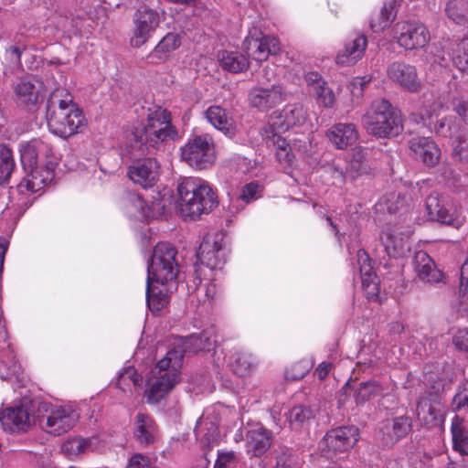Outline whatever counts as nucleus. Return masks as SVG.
Instances as JSON below:
<instances>
[{
  "instance_id": "7",
  "label": "nucleus",
  "mask_w": 468,
  "mask_h": 468,
  "mask_svg": "<svg viewBox=\"0 0 468 468\" xmlns=\"http://www.w3.org/2000/svg\"><path fill=\"white\" fill-rule=\"evenodd\" d=\"M217 159L213 138L206 133L195 135L181 147V160L192 168L202 170L211 167Z\"/></svg>"
},
{
  "instance_id": "21",
  "label": "nucleus",
  "mask_w": 468,
  "mask_h": 468,
  "mask_svg": "<svg viewBox=\"0 0 468 468\" xmlns=\"http://www.w3.org/2000/svg\"><path fill=\"white\" fill-rule=\"evenodd\" d=\"M271 444V432L261 425L250 428L246 433V452L250 456H262Z\"/></svg>"
},
{
  "instance_id": "27",
  "label": "nucleus",
  "mask_w": 468,
  "mask_h": 468,
  "mask_svg": "<svg viewBox=\"0 0 468 468\" xmlns=\"http://www.w3.org/2000/svg\"><path fill=\"white\" fill-rule=\"evenodd\" d=\"M417 417L427 427L441 426L444 422V413L439 403H431L422 398L417 404Z\"/></svg>"
},
{
  "instance_id": "41",
  "label": "nucleus",
  "mask_w": 468,
  "mask_h": 468,
  "mask_svg": "<svg viewBox=\"0 0 468 468\" xmlns=\"http://www.w3.org/2000/svg\"><path fill=\"white\" fill-rule=\"evenodd\" d=\"M144 128L151 129H175L171 123L170 112L161 107L150 110Z\"/></svg>"
},
{
  "instance_id": "23",
  "label": "nucleus",
  "mask_w": 468,
  "mask_h": 468,
  "mask_svg": "<svg viewBox=\"0 0 468 468\" xmlns=\"http://www.w3.org/2000/svg\"><path fill=\"white\" fill-rule=\"evenodd\" d=\"M367 47V39L365 35H356L354 38L348 40L343 49L336 57L335 62L341 66H351L361 59Z\"/></svg>"
},
{
  "instance_id": "32",
  "label": "nucleus",
  "mask_w": 468,
  "mask_h": 468,
  "mask_svg": "<svg viewBox=\"0 0 468 468\" xmlns=\"http://www.w3.org/2000/svg\"><path fill=\"white\" fill-rule=\"evenodd\" d=\"M411 429V420L407 416L388 420L383 426V433L388 437L387 443H393L408 434Z\"/></svg>"
},
{
  "instance_id": "61",
  "label": "nucleus",
  "mask_w": 468,
  "mask_h": 468,
  "mask_svg": "<svg viewBox=\"0 0 468 468\" xmlns=\"http://www.w3.org/2000/svg\"><path fill=\"white\" fill-rule=\"evenodd\" d=\"M121 379L122 381L129 379L134 386H141L144 381V378L134 368H128L124 373L122 374Z\"/></svg>"
},
{
  "instance_id": "14",
  "label": "nucleus",
  "mask_w": 468,
  "mask_h": 468,
  "mask_svg": "<svg viewBox=\"0 0 468 468\" xmlns=\"http://www.w3.org/2000/svg\"><path fill=\"white\" fill-rule=\"evenodd\" d=\"M135 27L131 43L133 47H141L150 37L159 24L158 14L151 8L140 7L134 18Z\"/></svg>"
},
{
  "instance_id": "29",
  "label": "nucleus",
  "mask_w": 468,
  "mask_h": 468,
  "mask_svg": "<svg viewBox=\"0 0 468 468\" xmlns=\"http://www.w3.org/2000/svg\"><path fill=\"white\" fill-rule=\"evenodd\" d=\"M259 361L251 353L244 350H235L230 356L232 371L240 377L250 375L257 367Z\"/></svg>"
},
{
  "instance_id": "53",
  "label": "nucleus",
  "mask_w": 468,
  "mask_h": 468,
  "mask_svg": "<svg viewBox=\"0 0 468 468\" xmlns=\"http://www.w3.org/2000/svg\"><path fill=\"white\" fill-rule=\"evenodd\" d=\"M453 154L463 162H468V132H463L453 143Z\"/></svg>"
},
{
  "instance_id": "26",
  "label": "nucleus",
  "mask_w": 468,
  "mask_h": 468,
  "mask_svg": "<svg viewBox=\"0 0 468 468\" xmlns=\"http://www.w3.org/2000/svg\"><path fill=\"white\" fill-rule=\"evenodd\" d=\"M32 420V417L23 407L6 409L0 415V421L4 428L12 431H26Z\"/></svg>"
},
{
  "instance_id": "13",
  "label": "nucleus",
  "mask_w": 468,
  "mask_h": 468,
  "mask_svg": "<svg viewBox=\"0 0 468 468\" xmlns=\"http://www.w3.org/2000/svg\"><path fill=\"white\" fill-rule=\"evenodd\" d=\"M358 437L359 431L356 426L338 427L325 434L323 444L328 452H344L354 447Z\"/></svg>"
},
{
  "instance_id": "45",
  "label": "nucleus",
  "mask_w": 468,
  "mask_h": 468,
  "mask_svg": "<svg viewBox=\"0 0 468 468\" xmlns=\"http://www.w3.org/2000/svg\"><path fill=\"white\" fill-rule=\"evenodd\" d=\"M0 183L4 184L8 180L15 167L11 150L6 146L0 148Z\"/></svg>"
},
{
  "instance_id": "37",
  "label": "nucleus",
  "mask_w": 468,
  "mask_h": 468,
  "mask_svg": "<svg viewBox=\"0 0 468 468\" xmlns=\"http://www.w3.org/2000/svg\"><path fill=\"white\" fill-rule=\"evenodd\" d=\"M287 119L282 116V112H274L271 114L268 125L261 130V134L264 139L276 138L281 136L280 133H284L290 129L287 127Z\"/></svg>"
},
{
  "instance_id": "16",
  "label": "nucleus",
  "mask_w": 468,
  "mask_h": 468,
  "mask_svg": "<svg viewBox=\"0 0 468 468\" xmlns=\"http://www.w3.org/2000/svg\"><path fill=\"white\" fill-rule=\"evenodd\" d=\"M159 164L156 159L147 157L134 162L128 168V176L135 184L144 188L153 186L159 176Z\"/></svg>"
},
{
  "instance_id": "54",
  "label": "nucleus",
  "mask_w": 468,
  "mask_h": 468,
  "mask_svg": "<svg viewBox=\"0 0 468 468\" xmlns=\"http://www.w3.org/2000/svg\"><path fill=\"white\" fill-rule=\"evenodd\" d=\"M452 107L461 119L468 124V97L456 96L452 100Z\"/></svg>"
},
{
  "instance_id": "8",
  "label": "nucleus",
  "mask_w": 468,
  "mask_h": 468,
  "mask_svg": "<svg viewBox=\"0 0 468 468\" xmlns=\"http://www.w3.org/2000/svg\"><path fill=\"white\" fill-rule=\"evenodd\" d=\"M214 343L215 339L212 337V335L206 331L199 335L176 338L174 347L166 353L164 358L158 361V367L164 368L172 362L175 368H180L186 353L209 350Z\"/></svg>"
},
{
  "instance_id": "24",
  "label": "nucleus",
  "mask_w": 468,
  "mask_h": 468,
  "mask_svg": "<svg viewBox=\"0 0 468 468\" xmlns=\"http://www.w3.org/2000/svg\"><path fill=\"white\" fill-rule=\"evenodd\" d=\"M412 264L414 271L420 280L430 283L441 281L442 272L435 267L432 259L425 251H417Z\"/></svg>"
},
{
  "instance_id": "17",
  "label": "nucleus",
  "mask_w": 468,
  "mask_h": 468,
  "mask_svg": "<svg viewBox=\"0 0 468 468\" xmlns=\"http://www.w3.org/2000/svg\"><path fill=\"white\" fill-rule=\"evenodd\" d=\"M15 95L18 105L32 109L44 98V84L37 79L21 80L15 87Z\"/></svg>"
},
{
  "instance_id": "6",
  "label": "nucleus",
  "mask_w": 468,
  "mask_h": 468,
  "mask_svg": "<svg viewBox=\"0 0 468 468\" xmlns=\"http://www.w3.org/2000/svg\"><path fill=\"white\" fill-rule=\"evenodd\" d=\"M38 424L40 428L54 436L69 431L78 422L79 414L69 405L41 403L38 407Z\"/></svg>"
},
{
  "instance_id": "20",
  "label": "nucleus",
  "mask_w": 468,
  "mask_h": 468,
  "mask_svg": "<svg viewBox=\"0 0 468 468\" xmlns=\"http://www.w3.org/2000/svg\"><path fill=\"white\" fill-rule=\"evenodd\" d=\"M425 207L430 219L459 227V222L455 224L447 198L439 193L434 192L427 197Z\"/></svg>"
},
{
  "instance_id": "44",
  "label": "nucleus",
  "mask_w": 468,
  "mask_h": 468,
  "mask_svg": "<svg viewBox=\"0 0 468 468\" xmlns=\"http://www.w3.org/2000/svg\"><path fill=\"white\" fill-rule=\"evenodd\" d=\"M267 143L272 144L276 147V157L280 164L285 165H292L294 160V155L291 153V148L286 141L281 137L265 139Z\"/></svg>"
},
{
  "instance_id": "46",
  "label": "nucleus",
  "mask_w": 468,
  "mask_h": 468,
  "mask_svg": "<svg viewBox=\"0 0 468 468\" xmlns=\"http://www.w3.org/2000/svg\"><path fill=\"white\" fill-rule=\"evenodd\" d=\"M180 44L178 35L168 33L156 45L154 53L159 54V58H165L166 55L176 49Z\"/></svg>"
},
{
  "instance_id": "55",
  "label": "nucleus",
  "mask_w": 468,
  "mask_h": 468,
  "mask_svg": "<svg viewBox=\"0 0 468 468\" xmlns=\"http://www.w3.org/2000/svg\"><path fill=\"white\" fill-rule=\"evenodd\" d=\"M311 367L312 365L308 361H301L295 363L289 370H287L286 376L288 378L292 380L301 379L311 369Z\"/></svg>"
},
{
  "instance_id": "48",
  "label": "nucleus",
  "mask_w": 468,
  "mask_h": 468,
  "mask_svg": "<svg viewBox=\"0 0 468 468\" xmlns=\"http://www.w3.org/2000/svg\"><path fill=\"white\" fill-rule=\"evenodd\" d=\"M282 116L287 119V127H293L303 123L306 114L303 106L299 104L287 105L282 110Z\"/></svg>"
},
{
  "instance_id": "58",
  "label": "nucleus",
  "mask_w": 468,
  "mask_h": 468,
  "mask_svg": "<svg viewBox=\"0 0 468 468\" xmlns=\"http://www.w3.org/2000/svg\"><path fill=\"white\" fill-rule=\"evenodd\" d=\"M259 187L260 186L254 182L245 185L241 189L239 198L246 203H250L257 198Z\"/></svg>"
},
{
  "instance_id": "50",
  "label": "nucleus",
  "mask_w": 468,
  "mask_h": 468,
  "mask_svg": "<svg viewBox=\"0 0 468 468\" xmlns=\"http://www.w3.org/2000/svg\"><path fill=\"white\" fill-rule=\"evenodd\" d=\"M239 460L234 451H218L214 468H237Z\"/></svg>"
},
{
  "instance_id": "12",
  "label": "nucleus",
  "mask_w": 468,
  "mask_h": 468,
  "mask_svg": "<svg viewBox=\"0 0 468 468\" xmlns=\"http://www.w3.org/2000/svg\"><path fill=\"white\" fill-rule=\"evenodd\" d=\"M197 256L209 269H221L226 262L224 235L218 232L207 236L201 242Z\"/></svg>"
},
{
  "instance_id": "9",
  "label": "nucleus",
  "mask_w": 468,
  "mask_h": 468,
  "mask_svg": "<svg viewBox=\"0 0 468 468\" xmlns=\"http://www.w3.org/2000/svg\"><path fill=\"white\" fill-rule=\"evenodd\" d=\"M392 37L406 50L424 48L430 41V32L418 21H399L392 27Z\"/></svg>"
},
{
  "instance_id": "42",
  "label": "nucleus",
  "mask_w": 468,
  "mask_h": 468,
  "mask_svg": "<svg viewBox=\"0 0 468 468\" xmlns=\"http://www.w3.org/2000/svg\"><path fill=\"white\" fill-rule=\"evenodd\" d=\"M382 392L383 388L378 382H362L355 391V399L357 404H363L366 401L382 394Z\"/></svg>"
},
{
  "instance_id": "11",
  "label": "nucleus",
  "mask_w": 468,
  "mask_h": 468,
  "mask_svg": "<svg viewBox=\"0 0 468 468\" xmlns=\"http://www.w3.org/2000/svg\"><path fill=\"white\" fill-rule=\"evenodd\" d=\"M156 367L160 371H165L148 381V388L145 391L146 400L150 404H156L162 400L175 388L180 380V368H175L170 362L166 367Z\"/></svg>"
},
{
  "instance_id": "52",
  "label": "nucleus",
  "mask_w": 468,
  "mask_h": 468,
  "mask_svg": "<svg viewBox=\"0 0 468 468\" xmlns=\"http://www.w3.org/2000/svg\"><path fill=\"white\" fill-rule=\"evenodd\" d=\"M362 287L367 299L374 300L378 296L379 281L376 274L362 276Z\"/></svg>"
},
{
  "instance_id": "5",
  "label": "nucleus",
  "mask_w": 468,
  "mask_h": 468,
  "mask_svg": "<svg viewBox=\"0 0 468 468\" xmlns=\"http://www.w3.org/2000/svg\"><path fill=\"white\" fill-rule=\"evenodd\" d=\"M178 272L177 250L167 242L157 243L147 267V280L166 284L174 281Z\"/></svg>"
},
{
  "instance_id": "19",
  "label": "nucleus",
  "mask_w": 468,
  "mask_h": 468,
  "mask_svg": "<svg viewBox=\"0 0 468 468\" xmlns=\"http://www.w3.org/2000/svg\"><path fill=\"white\" fill-rule=\"evenodd\" d=\"M328 142L338 150H345L356 143L359 133L352 122H337L325 133Z\"/></svg>"
},
{
  "instance_id": "3",
  "label": "nucleus",
  "mask_w": 468,
  "mask_h": 468,
  "mask_svg": "<svg viewBox=\"0 0 468 468\" xmlns=\"http://www.w3.org/2000/svg\"><path fill=\"white\" fill-rule=\"evenodd\" d=\"M47 122L50 132L63 138L79 133L85 124L82 112L63 88H58L50 94L47 104Z\"/></svg>"
},
{
  "instance_id": "30",
  "label": "nucleus",
  "mask_w": 468,
  "mask_h": 468,
  "mask_svg": "<svg viewBox=\"0 0 468 468\" xmlns=\"http://www.w3.org/2000/svg\"><path fill=\"white\" fill-rule=\"evenodd\" d=\"M207 120L225 135L232 137L235 134V127L225 109L213 105L205 112Z\"/></svg>"
},
{
  "instance_id": "22",
  "label": "nucleus",
  "mask_w": 468,
  "mask_h": 468,
  "mask_svg": "<svg viewBox=\"0 0 468 468\" xmlns=\"http://www.w3.org/2000/svg\"><path fill=\"white\" fill-rule=\"evenodd\" d=\"M283 89L280 85L270 88H254L250 92V101L253 107L261 111L269 110L282 102Z\"/></svg>"
},
{
  "instance_id": "63",
  "label": "nucleus",
  "mask_w": 468,
  "mask_h": 468,
  "mask_svg": "<svg viewBox=\"0 0 468 468\" xmlns=\"http://www.w3.org/2000/svg\"><path fill=\"white\" fill-rule=\"evenodd\" d=\"M332 368V364L330 362H322L318 365L314 371V375L320 379H324L327 375L329 374L330 370Z\"/></svg>"
},
{
  "instance_id": "64",
  "label": "nucleus",
  "mask_w": 468,
  "mask_h": 468,
  "mask_svg": "<svg viewBox=\"0 0 468 468\" xmlns=\"http://www.w3.org/2000/svg\"><path fill=\"white\" fill-rule=\"evenodd\" d=\"M23 50L24 48L21 47L11 46L6 49V53L12 61L19 63Z\"/></svg>"
},
{
  "instance_id": "35",
  "label": "nucleus",
  "mask_w": 468,
  "mask_h": 468,
  "mask_svg": "<svg viewBox=\"0 0 468 468\" xmlns=\"http://www.w3.org/2000/svg\"><path fill=\"white\" fill-rule=\"evenodd\" d=\"M396 16V1L391 0L387 2L384 4L380 12L376 16L372 17L369 24L370 28L377 33L382 32L389 27Z\"/></svg>"
},
{
  "instance_id": "18",
  "label": "nucleus",
  "mask_w": 468,
  "mask_h": 468,
  "mask_svg": "<svg viewBox=\"0 0 468 468\" xmlns=\"http://www.w3.org/2000/svg\"><path fill=\"white\" fill-rule=\"evenodd\" d=\"M388 78L409 91L416 92L421 88L416 68L404 62H393L387 70Z\"/></svg>"
},
{
  "instance_id": "62",
  "label": "nucleus",
  "mask_w": 468,
  "mask_h": 468,
  "mask_svg": "<svg viewBox=\"0 0 468 468\" xmlns=\"http://www.w3.org/2000/svg\"><path fill=\"white\" fill-rule=\"evenodd\" d=\"M453 449L462 455H468V433L452 441Z\"/></svg>"
},
{
  "instance_id": "47",
  "label": "nucleus",
  "mask_w": 468,
  "mask_h": 468,
  "mask_svg": "<svg viewBox=\"0 0 468 468\" xmlns=\"http://www.w3.org/2000/svg\"><path fill=\"white\" fill-rule=\"evenodd\" d=\"M444 102L441 98L435 97L433 94H425L423 96L422 117L431 119L444 109Z\"/></svg>"
},
{
  "instance_id": "60",
  "label": "nucleus",
  "mask_w": 468,
  "mask_h": 468,
  "mask_svg": "<svg viewBox=\"0 0 468 468\" xmlns=\"http://www.w3.org/2000/svg\"><path fill=\"white\" fill-rule=\"evenodd\" d=\"M433 129L436 133L441 136H449L451 134V120L448 117L437 120Z\"/></svg>"
},
{
  "instance_id": "36",
  "label": "nucleus",
  "mask_w": 468,
  "mask_h": 468,
  "mask_svg": "<svg viewBox=\"0 0 468 468\" xmlns=\"http://www.w3.org/2000/svg\"><path fill=\"white\" fill-rule=\"evenodd\" d=\"M17 370L18 365L12 346L4 341L0 345V373L3 378H8L16 374Z\"/></svg>"
},
{
  "instance_id": "15",
  "label": "nucleus",
  "mask_w": 468,
  "mask_h": 468,
  "mask_svg": "<svg viewBox=\"0 0 468 468\" xmlns=\"http://www.w3.org/2000/svg\"><path fill=\"white\" fill-rule=\"evenodd\" d=\"M411 156L428 166H435L441 156L437 144L430 137L417 136L409 141Z\"/></svg>"
},
{
  "instance_id": "38",
  "label": "nucleus",
  "mask_w": 468,
  "mask_h": 468,
  "mask_svg": "<svg viewBox=\"0 0 468 468\" xmlns=\"http://www.w3.org/2000/svg\"><path fill=\"white\" fill-rule=\"evenodd\" d=\"M446 16L457 25L468 23V0H449L445 6Z\"/></svg>"
},
{
  "instance_id": "28",
  "label": "nucleus",
  "mask_w": 468,
  "mask_h": 468,
  "mask_svg": "<svg viewBox=\"0 0 468 468\" xmlns=\"http://www.w3.org/2000/svg\"><path fill=\"white\" fill-rule=\"evenodd\" d=\"M146 302L149 309L154 314H158L169 303L168 290L165 284L156 283L154 281H146Z\"/></svg>"
},
{
  "instance_id": "57",
  "label": "nucleus",
  "mask_w": 468,
  "mask_h": 468,
  "mask_svg": "<svg viewBox=\"0 0 468 468\" xmlns=\"http://www.w3.org/2000/svg\"><path fill=\"white\" fill-rule=\"evenodd\" d=\"M133 207L138 211L142 218H149L152 216L151 208L147 203L138 195H133L130 198Z\"/></svg>"
},
{
  "instance_id": "1",
  "label": "nucleus",
  "mask_w": 468,
  "mask_h": 468,
  "mask_svg": "<svg viewBox=\"0 0 468 468\" xmlns=\"http://www.w3.org/2000/svg\"><path fill=\"white\" fill-rule=\"evenodd\" d=\"M20 156L27 176L16 186L19 194L38 192L53 181L58 159L49 143L33 139L21 144Z\"/></svg>"
},
{
  "instance_id": "51",
  "label": "nucleus",
  "mask_w": 468,
  "mask_h": 468,
  "mask_svg": "<svg viewBox=\"0 0 468 468\" xmlns=\"http://www.w3.org/2000/svg\"><path fill=\"white\" fill-rule=\"evenodd\" d=\"M453 63L460 70L468 73V39H463L458 44Z\"/></svg>"
},
{
  "instance_id": "10",
  "label": "nucleus",
  "mask_w": 468,
  "mask_h": 468,
  "mask_svg": "<svg viewBox=\"0 0 468 468\" xmlns=\"http://www.w3.org/2000/svg\"><path fill=\"white\" fill-rule=\"evenodd\" d=\"M176 135V129H151L143 128L134 133V142L131 144V153L133 157L140 158L152 154L163 144L173 140Z\"/></svg>"
},
{
  "instance_id": "49",
  "label": "nucleus",
  "mask_w": 468,
  "mask_h": 468,
  "mask_svg": "<svg viewBox=\"0 0 468 468\" xmlns=\"http://www.w3.org/2000/svg\"><path fill=\"white\" fill-rule=\"evenodd\" d=\"M317 103L324 108H332L335 101L333 90L328 88L324 81H318L314 87Z\"/></svg>"
},
{
  "instance_id": "31",
  "label": "nucleus",
  "mask_w": 468,
  "mask_h": 468,
  "mask_svg": "<svg viewBox=\"0 0 468 468\" xmlns=\"http://www.w3.org/2000/svg\"><path fill=\"white\" fill-rule=\"evenodd\" d=\"M249 45L257 46V50L250 52V58L259 62L266 60L270 55L280 51V42L273 36L259 37V41H250Z\"/></svg>"
},
{
  "instance_id": "33",
  "label": "nucleus",
  "mask_w": 468,
  "mask_h": 468,
  "mask_svg": "<svg viewBox=\"0 0 468 468\" xmlns=\"http://www.w3.org/2000/svg\"><path fill=\"white\" fill-rule=\"evenodd\" d=\"M218 61L223 69L232 73L245 71L250 65L248 57L239 51H221Z\"/></svg>"
},
{
  "instance_id": "39",
  "label": "nucleus",
  "mask_w": 468,
  "mask_h": 468,
  "mask_svg": "<svg viewBox=\"0 0 468 468\" xmlns=\"http://www.w3.org/2000/svg\"><path fill=\"white\" fill-rule=\"evenodd\" d=\"M90 441L81 437H72L61 445L62 452L70 459L78 458L90 450Z\"/></svg>"
},
{
  "instance_id": "56",
  "label": "nucleus",
  "mask_w": 468,
  "mask_h": 468,
  "mask_svg": "<svg viewBox=\"0 0 468 468\" xmlns=\"http://www.w3.org/2000/svg\"><path fill=\"white\" fill-rule=\"evenodd\" d=\"M452 407L454 410L468 408V382L465 383L453 397Z\"/></svg>"
},
{
  "instance_id": "2",
  "label": "nucleus",
  "mask_w": 468,
  "mask_h": 468,
  "mask_svg": "<svg viewBox=\"0 0 468 468\" xmlns=\"http://www.w3.org/2000/svg\"><path fill=\"white\" fill-rule=\"evenodd\" d=\"M177 207L185 220H195L218 206V196L211 185L200 177H184L177 185Z\"/></svg>"
},
{
  "instance_id": "25",
  "label": "nucleus",
  "mask_w": 468,
  "mask_h": 468,
  "mask_svg": "<svg viewBox=\"0 0 468 468\" xmlns=\"http://www.w3.org/2000/svg\"><path fill=\"white\" fill-rule=\"evenodd\" d=\"M133 435L142 445L154 444L158 439V428L154 419L146 414L138 413L134 420Z\"/></svg>"
},
{
  "instance_id": "40",
  "label": "nucleus",
  "mask_w": 468,
  "mask_h": 468,
  "mask_svg": "<svg viewBox=\"0 0 468 468\" xmlns=\"http://www.w3.org/2000/svg\"><path fill=\"white\" fill-rule=\"evenodd\" d=\"M381 240L387 254L390 257H399L409 249L407 241L397 233L384 232Z\"/></svg>"
},
{
  "instance_id": "59",
  "label": "nucleus",
  "mask_w": 468,
  "mask_h": 468,
  "mask_svg": "<svg viewBox=\"0 0 468 468\" xmlns=\"http://www.w3.org/2000/svg\"><path fill=\"white\" fill-rule=\"evenodd\" d=\"M451 431L452 435V441L468 434V431L465 429L463 424V419L459 416H454L452 420Z\"/></svg>"
},
{
  "instance_id": "34",
  "label": "nucleus",
  "mask_w": 468,
  "mask_h": 468,
  "mask_svg": "<svg viewBox=\"0 0 468 468\" xmlns=\"http://www.w3.org/2000/svg\"><path fill=\"white\" fill-rule=\"evenodd\" d=\"M346 169L352 177L367 173L368 169L367 150L361 146L353 148L346 156Z\"/></svg>"
},
{
  "instance_id": "4",
  "label": "nucleus",
  "mask_w": 468,
  "mask_h": 468,
  "mask_svg": "<svg viewBox=\"0 0 468 468\" xmlns=\"http://www.w3.org/2000/svg\"><path fill=\"white\" fill-rule=\"evenodd\" d=\"M362 123L369 134L378 138L396 136L403 130L400 111L387 100L373 101L363 115Z\"/></svg>"
},
{
  "instance_id": "43",
  "label": "nucleus",
  "mask_w": 468,
  "mask_h": 468,
  "mask_svg": "<svg viewBox=\"0 0 468 468\" xmlns=\"http://www.w3.org/2000/svg\"><path fill=\"white\" fill-rule=\"evenodd\" d=\"M312 418H314L312 409L305 406L294 407L287 415L290 425L294 429H298L308 423Z\"/></svg>"
}]
</instances>
